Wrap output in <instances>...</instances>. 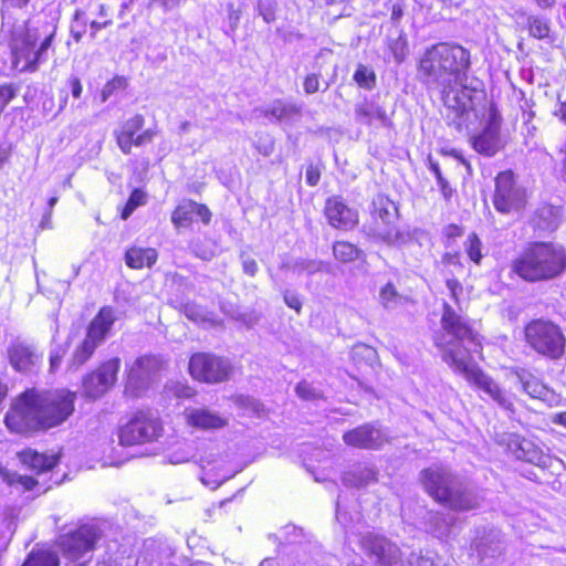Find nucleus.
<instances>
[{"instance_id": "obj_58", "label": "nucleus", "mask_w": 566, "mask_h": 566, "mask_svg": "<svg viewBox=\"0 0 566 566\" xmlns=\"http://www.w3.org/2000/svg\"><path fill=\"white\" fill-rule=\"evenodd\" d=\"M304 92L308 95L316 93L319 90V74L311 73L306 75L304 83Z\"/></svg>"}, {"instance_id": "obj_36", "label": "nucleus", "mask_w": 566, "mask_h": 566, "mask_svg": "<svg viewBox=\"0 0 566 566\" xmlns=\"http://www.w3.org/2000/svg\"><path fill=\"white\" fill-rule=\"evenodd\" d=\"M92 3L87 2L84 7H76L71 22H70V34L76 43H80L87 31L90 25L88 9Z\"/></svg>"}, {"instance_id": "obj_30", "label": "nucleus", "mask_w": 566, "mask_h": 566, "mask_svg": "<svg viewBox=\"0 0 566 566\" xmlns=\"http://www.w3.org/2000/svg\"><path fill=\"white\" fill-rule=\"evenodd\" d=\"M302 107L282 99L274 101L264 112L265 117L283 125H293L301 118Z\"/></svg>"}, {"instance_id": "obj_4", "label": "nucleus", "mask_w": 566, "mask_h": 566, "mask_svg": "<svg viewBox=\"0 0 566 566\" xmlns=\"http://www.w3.org/2000/svg\"><path fill=\"white\" fill-rule=\"evenodd\" d=\"M566 270V251L552 242H533L513 262V271L530 282L559 276Z\"/></svg>"}, {"instance_id": "obj_31", "label": "nucleus", "mask_w": 566, "mask_h": 566, "mask_svg": "<svg viewBox=\"0 0 566 566\" xmlns=\"http://www.w3.org/2000/svg\"><path fill=\"white\" fill-rule=\"evenodd\" d=\"M515 375L521 382L523 390L530 397L544 401L548 399L551 395L549 388L533 374L525 369H518Z\"/></svg>"}, {"instance_id": "obj_10", "label": "nucleus", "mask_w": 566, "mask_h": 566, "mask_svg": "<svg viewBox=\"0 0 566 566\" xmlns=\"http://www.w3.org/2000/svg\"><path fill=\"white\" fill-rule=\"evenodd\" d=\"M161 433L158 415L151 410H139L119 427L118 439L122 446H136L155 441Z\"/></svg>"}, {"instance_id": "obj_49", "label": "nucleus", "mask_w": 566, "mask_h": 566, "mask_svg": "<svg viewBox=\"0 0 566 566\" xmlns=\"http://www.w3.org/2000/svg\"><path fill=\"white\" fill-rule=\"evenodd\" d=\"M276 7L275 0H255L254 10L258 12L265 23H272L276 19Z\"/></svg>"}, {"instance_id": "obj_17", "label": "nucleus", "mask_w": 566, "mask_h": 566, "mask_svg": "<svg viewBox=\"0 0 566 566\" xmlns=\"http://www.w3.org/2000/svg\"><path fill=\"white\" fill-rule=\"evenodd\" d=\"M501 116L496 109H490L483 129L472 137V146L479 154L493 157L503 147L500 136Z\"/></svg>"}, {"instance_id": "obj_44", "label": "nucleus", "mask_w": 566, "mask_h": 566, "mask_svg": "<svg viewBox=\"0 0 566 566\" xmlns=\"http://www.w3.org/2000/svg\"><path fill=\"white\" fill-rule=\"evenodd\" d=\"M402 296L398 293L394 283L388 282L379 292V302L386 310H394L401 303Z\"/></svg>"}, {"instance_id": "obj_40", "label": "nucleus", "mask_w": 566, "mask_h": 566, "mask_svg": "<svg viewBox=\"0 0 566 566\" xmlns=\"http://www.w3.org/2000/svg\"><path fill=\"white\" fill-rule=\"evenodd\" d=\"M180 311L185 316L196 323H209L216 325L218 323L213 313L207 311L203 306L196 303H185L181 305Z\"/></svg>"}, {"instance_id": "obj_21", "label": "nucleus", "mask_w": 566, "mask_h": 566, "mask_svg": "<svg viewBox=\"0 0 566 566\" xmlns=\"http://www.w3.org/2000/svg\"><path fill=\"white\" fill-rule=\"evenodd\" d=\"M343 440L354 448L376 450L388 441V437L378 423H364L346 431Z\"/></svg>"}, {"instance_id": "obj_45", "label": "nucleus", "mask_w": 566, "mask_h": 566, "mask_svg": "<svg viewBox=\"0 0 566 566\" xmlns=\"http://www.w3.org/2000/svg\"><path fill=\"white\" fill-rule=\"evenodd\" d=\"M353 80L364 90L371 91L376 86V73L367 65L358 64Z\"/></svg>"}, {"instance_id": "obj_1", "label": "nucleus", "mask_w": 566, "mask_h": 566, "mask_svg": "<svg viewBox=\"0 0 566 566\" xmlns=\"http://www.w3.org/2000/svg\"><path fill=\"white\" fill-rule=\"evenodd\" d=\"M470 67V51L452 42L431 45L419 61L420 80L440 96L446 120L458 132L478 117L476 107L486 99L483 82L468 76Z\"/></svg>"}, {"instance_id": "obj_53", "label": "nucleus", "mask_w": 566, "mask_h": 566, "mask_svg": "<svg viewBox=\"0 0 566 566\" xmlns=\"http://www.w3.org/2000/svg\"><path fill=\"white\" fill-rule=\"evenodd\" d=\"M227 11L228 28L224 30V33L229 36H233L241 19V11L235 8L234 3H229Z\"/></svg>"}, {"instance_id": "obj_20", "label": "nucleus", "mask_w": 566, "mask_h": 566, "mask_svg": "<svg viewBox=\"0 0 566 566\" xmlns=\"http://www.w3.org/2000/svg\"><path fill=\"white\" fill-rule=\"evenodd\" d=\"M7 352L10 365L18 373H33L41 365L42 353L33 344L17 339L10 343Z\"/></svg>"}, {"instance_id": "obj_7", "label": "nucleus", "mask_w": 566, "mask_h": 566, "mask_svg": "<svg viewBox=\"0 0 566 566\" xmlns=\"http://www.w3.org/2000/svg\"><path fill=\"white\" fill-rule=\"evenodd\" d=\"M444 361L455 370L464 374L469 381L486 394L505 410H513L512 395L503 390L491 377L475 367L469 366L465 352L461 348L446 352Z\"/></svg>"}, {"instance_id": "obj_43", "label": "nucleus", "mask_w": 566, "mask_h": 566, "mask_svg": "<svg viewBox=\"0 0 566 566\" xmlns=\"http://www.w3.org/2000/svg\"><path fill=\"white\" fill-rule=\"evenodd\" d=\"M60 560L55 553L38 551L29 555L22 566H59Z\"/></svg>"}, {"instance_id": "obj_9", "label": "nucleus", "mask_w": 566, "mask_h": 566, "mask_svg": "<svg viewBox=\"0 0 566 566\" xmlns=\"http://www.w3.org/2000/svg\"><path fill=\"white\" fill-rule=\"evenodd\" d=\"M370 214L375 226V237L388 245L407 242L408 234L394 227L398 219V208L389 197L382 193L376 195L370 205Z\"/></svg>"}, {"instance_id": "obj_50", "label": "nucleus", "mask_w": 566, "mask_h": 566, "mask_svg": "<svg viewBox=\"0 0 566 566\" xmlns=\"http://www.w3.org/2000/svg\"><path fill=\"white\" fill-rule=\"evenodd\" d=\"M270 537L275 539L280 538L285 544H296L300 543L301 538L303 537V530L295 525L289 524L280 531V535H270Z\"/></svg>"}, {"instance_id": "obj_56", "label": "nucleus", "mask_w": 566, "mask_h": 566, "mask_svg": "<svg viewBox=\"0 0 566 566\" xmlns=\"http://www.w3.org/2000/svg\"><path fill=\"white\" fill-rule=\"evenodd\" d=\"M117 145L124 154H130L134 145V136L122 130L116 134Z\"/></svg>"}, {"instance_id": "obj_24", "label": "nucleus", "mask_w": 566, "mask_h": 566, "mask_svg": "<svg viewBox=\"0 0 566 566\" xmlns=\"http://www.w3.org/2000/svg\"><path fill=\"white\" fill-rule=\"evenodd\" d=\"M116 319L115 311L111 306H103L88 324L85 338L97 346L102 345Z\"/></svg>"}, {"instance_id": "obj_54", "label": "nucleus", "mask_w": 566, "mask_h": 566, "mask_svg": "<svg viewBox=\"0 0 566 566\" xmlns=\"http://www.w3.org/2000/svg\"><path fill=\"white\" fill-rule=\"evenodd\" d=\"M295 391L296 395L304 400H316L322 397L321 391L305 380L296 385Z\"/></svg>"}, {"instance_id": "obj_22", "label": "nucleus", "mask_w": 566, "mask_h": 566, "mask_svg": "<svg viewBox=\"0 0 566 566\" xmlns=\"http://www.w3.org/2000/svg\"><path fill=\"white\" fill-rule=\"evenodd\" d=\"M324 213L328 223L335 229L349 230L358 223L357 211L349 208L340 196L326 199Z\"/></svg>"}, {"instance_id": "obj_11", "label": "nucleus", "mask_w": 566, "mask_h": 566, "mask_svg": "<svg viewBox=\"0 0 566 566\" xmlns=\"http://www.w3.org/2000/svg\"><path fill=\"white\" fill-rule=\"evenodd\" d=\"M528 345L538 354L556 359L564 354L565 336L559 327L552 322L535 319L525 327Z\"/></svg>"}, {"instance_id": "obj_37", "label": "nucleus", "mask_w": 566, "mask_h": 566, "mask_svg": "<svg viewBox=\"0 0 566 566\" xmlns=\"http://www.w3.org/2000/svg\"><path fill=\"white\" fill-rule=\"evenodd\" d=\"M56 25H51L50 30L44 34L42 42L38 50L33 53V57L28 61V69L31 71L36 70L38 65L48 61L49 50L52 48L53 40L56 33Z\"/></svg>"}, {"instance_id": "obj_38", "label": "nucleus", "mask_w": 566, "mask_h": 566, "mask_svg": "<svg viewBox=\"0 0 566 566\" xmlns=\"http://www.w3.org/2000/svg\"><path fill=\"white\" fill-rule=\"evenodd\" d=\"M528 34L537 40L551 39L549 19L543 15L530 14L526 17Z\"/></svg>"}, {"instance_id": "obj_57", "label": "nucleus", "mask_w": 566, "mask_h": 566, "mask_svg": "<svg viewBox=\"0 0 566 566\" xmlns=\"http://www.w3.org/2000/svg\"><path fill=\"white\" fill-rule=\"evenodd\" d=\"M284 303L290 307L295 310L297 313L301 312L302 308V301L300 298V295L290 290H285L283 293Z\"/></svg>"}, {"instance_id": "obj_42", "label": "nucleus", "mask_w": 566, "mask_h": 566, "mask_svg": "<svg viewBox=\"0 0 566 566\" xmlns=\"http://www.w3.org/2000/svg\"><path fill=\"white\" fill-rule=\"evenodd\" d=\"M98 346L95 345L92 342H88V339L84 338L82 343L75 348L73 352L71 361H70V368L71 369H78L83 364H85L94 354L95 349Z\"/></svg>"}, {"instance_id": "obj_15", "label": "nucleus", "mask_w": 566, "mask_h": 566, "mask_svg": "<svg viewBox=\"0 0 566 566\" xmlns=\"http://www.w3.org/2000/svg\"><path fill=\"white\" fill-rule=\"evenodd\" d=\"M163 368V360L155 355H145L137 358L130 367L126 390L139 396L146 390Z\"/></svg>"}, {"instance_id": "obj_8", "label": "nucleus", "mask_w": 566, "mask_h": 566, "mask_svg": "<svg viewBox=\"0 0 566 566\" xmlns=\"http://www.w3.org/2000/svg\"><path fill=\"white\" fill-rule=\"evenodd\" d=\"M444 361L455 370L464 374L469 381L486 394L505 410H513L512 395L503 390L491 377L475 367L469 366L465 352L461 348L446 352Z\"/></svg>"}, {"instance_id": "obj_29", "label": "nucleus", "mask_w": 566, "mask_h": 566, "mask_svg": "<svg viewBox=\"0 0 566 566\" xmlns=\"http://www.w3.org/2000/svg\"><path fill=\"white\" fill-rule=\"evenodd\" d=\"M560 222L562 209L553 205H542L534 211L531 219V224L539 232H553L557 230Z\"/></svg>"}, {"instance_id": "obj_23", "label": "nucleus", "mask_w": 566, "mask_h": 566, "mask_svg": "<svg viewBox=\"0 0 566 566\" xmlns=\"http://www.w3.org/2000/svg\"><path fill=\"white\" fill-rule=\"evenodd\" d=\"M507 448L517 460L539 468H547L549 465V455L545 454L539 447L528 439L510 434L507 437Z\"/></svg>"}, {"instance_id": "obj_35", "label": "nucleus", "mask_w": 566, "mask_h": 566, "mask_svg": "<svg viewBox=\"0 0 566 566\" xmlns=\"http://www.w3.org/2000/svg\"><path fill=\"white\" fill-rule=\"evenodd\" d=\"M327 268L328 265L324 261L304 258H296L291 261L283 262L281 264L282 270H292L294 273H305L307 275H313L318 272L327 271Z\"/></svg>"}, {"instance_id": "obj_62", "label": "nucleus", "mask_w": 566, "mask_h": 566, "mask_svg": "<svg viewBox=\"0 0 566 566\" xmlns=\"http://www.w3.org/2000/svg\"><path fill=\"white\" fill-rule=\"evenodd\" d=\"M157 135L156 129L148 128L144 130L142 134L134 136V145L137 147H142L146 144H149L153 142L154 137Z\"/></svg>"}, {"instance_id": "obj_61", "label": "nucleus", "mask_w": 566, "mask_h": 566, "mask_svg": "<svg viewBox=\"0 0 566 566\" xmlns=\"http://www.w3.org/2000/svg\"><path fill=\"white\" fill-rule=\"evenodd\" d=\"M240 258L242 261L243 272L250 276H254L259 270L255 260L245 253H241Z\"/></svg>"}, {"instance_id": "obj_64", "label": "nucleus", "mask_w": 566, "mask_h": 566, "mask_svg": "<svg viewBox=\"0 0 566 566\" xmlns=\"http://www.w3.org/2000/svg\"><path fill=\"white\" fill-rule=\"evenodd\" d=\"M321 179V170L317 166L313 164L308 165L306 168V182L308 186H316Z\"/></svg>"}, {"instance_id": "obj_12", "label": "nucleus", "mask_w": 566, "mask_h": 566, "mask_svg": "<svg viewBox=\"0 0 566 566\" xmlns=\"http://www.w3.org/2000/svg\"><path fill=\"white\" fill-rule=\"evenodd\" d=\"M526 200V190L516 184L512 170L502 171L496 176L493 205L499 212H518L524 209Z\"/></svg>"}, {"instance_id": "obj_32", "label": "nucleus", "mask_w": 566, "mask_h": 566, "mask_svg": "<svg viewBox=\"0 0 566 566\" xmlns=\"http://www.w3.org/2000/svg\"><path fill=\"white\" fill-rule=\"evenodd\" d=\"M158 254L151 248L132 247L125 253V262L132 269L150 268L157 261Z\"/></svg>"}, {"instance_id": "obj_59", "label": "nucleus", "mask_w": 566, "mask_h": 566, "mask_svg": "<svg viewBox=\"0 0 566 566\" xmlns=\"http://www.w3.org/2000/svg\"><path fill=\"white\" fill-rule=\"evenodd\" d=\"M406 3L405 0H395L390 10V20L397 25L405 14Z\"/></svg>"}, {"instance_id": "obj_13", "label": "nucleus", "mask_w": 566, "mask_h": 566, "mask_svg": "<svg viewBox=\"0 0 566 566\" xmlns=\"http://www.w3.org/2000/svg\"><path fill=\"white\" fill-rule=\"evenodd\" d=\"M101 538V530L94 524H83L59 537L62 554L70 560H78L91 554Z\"/></svg>"}, {"instance_id": "obj_41", "label": "nucleus", "mask_w": 566, "mask_h": 566, "mask_svg": "<svg viewBox=\"0 0 566 566\" xmlns=\"http://www.w3.org/2000/svg\"><path fill=\"white\" fill-rule=\"evenodd\" d=\"M333 254L336 260L348 263L360 259L363 252L349 242L336 241L333 245Z\"/></svg>"}, {"instance_id": "obj_46", "label": "nucleus", "mask_w": 566, "mask_h": 566, "mask_svg": "<svg viewBox=\"0 0 566 566\" xmlns=\"http://www.w3.org/2000/svg\"><path fill=\"white\" fill-rule=\"evenodd\" d=\"M10 483L12 485H20L22 486L23 490L25 491H33L35 490L36 488H41L42 490H36L39 493H43L45 491H48L49 489H51V485H46V481L43 480V481H40L39 479H34L33 476H29V475H14Z\"/></svg>"}, {"instance_id": "obj_52", "label": "nucleus", "mask_w": 566, "mask_h": 566, "mask_svg": "<svg viewBox=\"0 0 566 566\" xmlns=\"http://www.w3.org/2000/svg\"><path fill=\"white\" fill-rule=\"evenodd\" d=\"M126 86V80L122 76H115L108 81L101 92V102L105 103L116 91L123 90Z\"/></svg>"}, {"instance_id": "obj_27", "label": "nucleus", "mask_w": 566, "mask_h": 566, "mask_svg": "<svg viewBox=\"0 0 566 566\" xmlns=\"http://www.w3.org/2000/svg\"><path fill=\"white\" fill-rule=\"evenodd\" d=\"M187 422L201 430H219L228 424V418L207 407L187 409Z\"/></svg>"}, {"instance_id": "obj_5", "label": "nucleus", "mask_w": 566, "mask_h": 566, "mask_svg": "<svg viewBox=\"0 0 566 566\" xmlns=\"http://www.w3.org/2000/svg\"><path fill=\"white\" fill-rule=\"evenodd\" d=\"M361 548L375 558L379 566H446L443 558L437 554L417 555L410 554L406 559L401 558V552L397 545L387 538L373 533L365 534L360 539Z\"/></svg>"}, {"instance_id": "obj_60", "label": "nucleus", "mask_w": 566, "mask_h": 566, "mask_svg": "<svg viewBox=\"0 0 566 566\" xmlns=\"http://www.w3.org/2000/svg\"><path fill=\"white\" fill-rule=\"evenodd\" d=\"M193 213L202 221L203 224L210 223L212 213L206 205L193 201Z\"/></svg>"}, {"instance_id": "obj_2", "label": "nucleus", "mask_w": 566, "mask_h": 566, "mask_svg": "<svg viewBox=\"0 0 566 566\" xmlns=\"http://www.w3.org/2000/svg\"><path fill=\"white\" fill-rule=\"evenodd\" d=\"M75 394L65 389H27L7 412L11 432L30 436L62 424L74 411Z\"/></svg>"}, {"instance_id": "obj_34", "label": "nucleus", "mask_w": 566, "mask_h": 566, "mask_svg": "<svg viewBox=\"0 0 566 566\" xmlns=\"http://www.w3.org/2000/svg\"><path fill=\"white\" fill-rule=\"evenodd\" d=\"M378 479L377 470L371 465H357L345 473L344 483L355 488H364L375 483Z\"/></svg>"}, {"instance_id": "obj_16", "label": "nucleus", "mask_w": 566, "mask_h": 566, "mask_svg": "<svg viewBox=\"0 0 566 566\" xmlns=\"http://www.w3.org/2000/svg\"><path fill=\"white\" fill-rule=\"evenodd\" d=\"M476 535L471 543V549L476 554L480 562H493L505 549L503 533L495 527H482L475 531Z\"/></svg>"}, {"instance_id": "obj_55", "label": "nucleus", "mask_w": 566, "mask_h": 566, "mask_svg": "<svg viewBox=\"0 0 566 566\" xmlns=\"http://www.w3.org/2000/svg\"><path fill=\"white\" fill-rule=\"evenodd\" d=\"M145 124V118L140 114H136L133 117L128 118L122 126V130L135 136L137 132H139Z\"/></svg>"}, {"instance_id": "obj_19", "label": "nucleus", "mask_w": 566, "mask_h": 566, "mask_svg": "<svg viewBox=\"0 0 566 566\" xmlns=\"http://www.w3.org/2000/svg\"><path fill=\"white\" fill-rule=\"evenodd\" d=\"M355 122L366 126L391 128V114H388L376 96H365L354 107Z\"/></svg>"}, {"instance_id": "obj_3", "label": "nucleus", "mask_w": 566, "mask_h": 566, "mask_svg": "<svg viewBox=\"0 0 566 566\" xmlns=\"http://www.w3.org/2000/svg\"><path fill=\"white\" fill-rule=\"evenodd\" d=\"M427 493L438 503L457 512L476 510L483 502L481 491L467 483L448 468L432 465L421 471Z\"/></svg>"}, {"instance_id": "obj_26", "label": "nucleus", "mask_w": 566, "mask_h": 566, "mask_svg": "<svg viewBox=\"0 0 566 566\" xmlns=\"http://www.w3.org/2000/svg\"><path fill=\"white\" fill-rule=\"evenodd\" d=\"M457 522L454 514L440 511H429L423 518L426 532L439 539L452 536Z\"/></svg>"}, {"instance_id": "obj_18", "label": "nucleus", "mask_w": 566, "mask_h": 566, "mask_svg": "<svg viewBox=\"0 0 566 566\" xmlns=\"http://www.w3.org/2000/svg\"><path fill=\"white\" fill-rule=\"evenodd\" d=\"M120 360L113 358L104 363L96 371L83 380V389L88 398L96 399L106 392L115 382Z\"/></svg>"}, {"instance_id": "obj_33", "label": "nucleus", "mask_w": 566, "mask_h": 566, "mask_svg": "<svg viewBox=\"0 0 566 566\" xmlns=\"http://www.w3.org/2000/svg\"><path fill=\"white\" fill-rule=\"evenodd\" d=\"M386 44L397 64H401L409 54L408 39L401 29L391 30L387 35Z\"/></svg>"}, {"instance_id": "obj_47", "label": "nucleus", "mask_w": 566, "mask_h": 566, "mask_svg": "<svg viewBox=\"0 0 566 566\" xmlns=\"http://www.w3.org/2000/svg\"><path fill=\"white\" fill-rule=\"evenodd\" d=\"M482 247V241L476 233L472 232L468 235L464 242V251L475 264H480L483 259Z\"/></svg>"}, {"instance_id": "obj_39", "label": "nucleus", "mask_w": 566, "mask_h": 566, "mask_svg": "<svg viewBox=\"0 0 566 566\" xmlns=\"http://www.w3.org/2000/svg\"><path fill=\"white\" fill-rule=\"evenodd\" d=\"M195 218L193 200H182L171 213V222L176 229L188 228Z\"/></svg>"}, {"instance_id": "obj_14", "label": "nucleus", "mask_w": 566, "mask_h": 566, "mask_svg": "<svg viewBox=\"0 0 566 566\" xmlns=\"http://www.w3.org/2000/svg\"><path fill=\"white\" fill-rule=\"evenodd\" d=\"M189 371L197 380L216 384L228 379L231 365L228 359L213 354L197 353L190 357Z\"/></svg>"}, {"instance_id": "obj_25", "label": "nucleus", "mask_w": 566, "mask_h": 566, "mask_svg": "<svg viewBox=\"0 0 566 566\" xmlns=\"http://www.w3.org/2000/svg\"><path fill=\"white\" fill-rule=\"evenodd\" d=\"M116 319L115 311L111 306H103L88 324L85 338L97 346L102 345Z\"/></svg>"}, {"instance_id": "obj_28", "label": "nucleus", "mask_w": 566, "mask_h": 566, "mask_svg": "<svg viewBox=\"0 0 566 566\" xmlns=\"http://www.w3.org/2000/svg\"><path fill=\"white\" fill-rule=\"evenodd\" d=\"M18 457L23 465L39 476L51 472L59 463L56 454L39 453L31 449L19 452Z\"/></svg>"}, {"instance_id": "obj_48", "label": "nucleus", "mask_w": 566, "mask_h": 566, "mask_svg": "<svg viewBox=\"0 0 566 566\" xmlns=\"http://www.w3.org/2000/svg\"><path fill=\"white\" fill-rule=\"evenodd\" d=\"M195 255L201 260L209 261L217 255V243L212 240L195 241L190 245Z\"/></svg>"}, {"instance_id": "obj_6", "label": "nucleus", "mask_w": 566, "mask_h": 566, "mask_svg": "<svg viewBox=\"0 0 566 566\" xmlns=\"http://www.w3.org/2000/svg\"><path fill=\"white\" fill-rule=\"evenodd\" d=\"M441 326L444 334L437 336L434 343L441 348L443 359L446 352L451 349L464 350L467 360L471 352H478L480 343L468 321L447 302L443 303Z\"/></svg>"}, {"instance_id": "obj_51", "label": "nucleus", "mask_w": 566, "mask_h": 566, "mask_svg": "<svg viewBox=\"0 0 566 566\" xmlns=\"http://www.w3.org/2000/svg\"><path fill=\"white\" fill-rule=\"evenodd\" d=\"M165 392L168 396H174L177 398H189L193 395V390L181 381H168L165 385Z\"/></svg>"}, {"instance_id": "obj_63", "label": "nucleus", "mask_w": 566, "mask_h": 566, "mask_svg": "<svg viewBox=\"0 0 566 566\" xmlns=\"http://www.w3.org/2000/svg\"><path fill=\"white\" fill-rule=\"evenodd\" d=\"M353 356L356 358L357 356H361L367 360H374L376 358V352L374 348L366 345H357L353 349Z\"/></svg>"}]
</instances>
